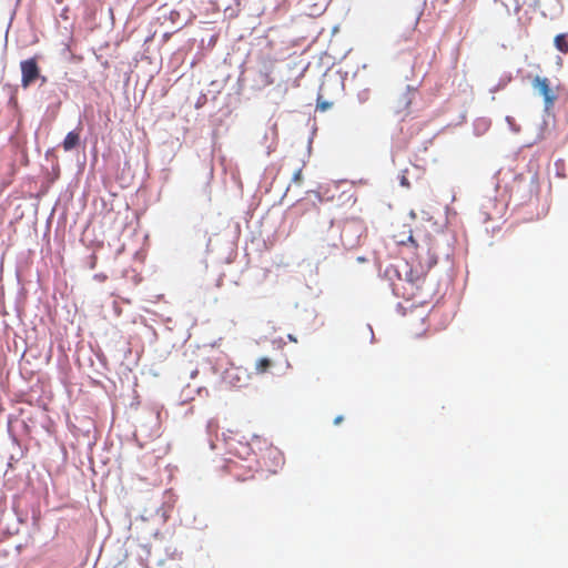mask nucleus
Masks as SVG:
<instances>
[{
	"label": "nucleus",
	"mask_w": 568,
	"mask_h": 568,
	"mask_svg": "<svg viewBox=\"0 0 568 568\" xmlns=\"http://www.w3.org/2000/svg\"><path fill=\"white\" fill-rule=\"evenodd\" d=\"M412 104V95L408 91L400 93L394 104V111L398 115H406Z\"/></svg>",
	"instance_id": "obj_4"
},
{
	"label": "nucleus",
	"mask_w": 568,
	"mask_h": 568,
	"mask_svg": "<svg viewBox=\"0 0 568 568\" xmlns=\"http://www.w3.org/2000/svg\"><path fill=\"white\" fill-rule=\"evenodd\" d=\"M397 243L398 244H405V241L404 240H397Z\"/></svg>",
	"instance_id": "obj_12"
},
{
	"label": "nucleus",
	"mask_w": 568,
	"mask_h": 568,
	"mask_svg": "<svg viewBox=\"0 0 568 568\" xmlns=\"http://www.w3.org/2000/svg\"><path fill=\"white\" fill-rule=\"evenodd\" d=\"M554 44L558 51L564 54L568 53V33L557 34L554 39Z\"/></svg>",
	"instance_id": "obj_6"
},
{
	"label": "nucleus",
	"mask_w": 568,
	"mask_h": 568,
	"mask_svg": "<svg viewBox=\"0 0 568 568\" xmlns=\"http://www.w3.org/2000/svg\"><path fill=\"white\" fill-rule=\"evenodd\" d=\"M402 184L405 186H409V183L405 176L402 179Z\"/></svg>",
	"instance_id": "obj_11"
},
{
	"label": "nucleus",
	"mask_w": 568,
	"mask_h": 568,
	"mask_svg": "<svg viewBox=\"0 0 568 568\" xmlns=\"http://www.w3.org/2000/svg\"><path fill=\"white\" fill-rule=\"evenodd\" d=\"M327 106H328V104H323V105H322V109H323V110H326V108H327Z\"/></svg>",
	"instance_id": "obj_13"
},
{
	"label": "nucleus",
	"mask_w": 568,
	"mask_h": 568,
	"mask_svg": "<svg viewBox=\"0 0 568 568\" xmlns=\"http://www.w3.org/2000/svg\"><path fill=\"white\" fill-rule=\"evenodd\" d=\"M21 68V85L28 88L40 77V69L36 58L23 60L20 63Z\"/></svg>",
	"instance_id": "obj_2"
},
{
	"label": "nucleus",
	"mask_w": 568,
	"mask_h": 568,
	"mask_svg": "<svg viewBox=\"0 0 568 568\" xmlns=\"http://www.w3.org/2000/svg\"><path fill=\"white\" fill-rule=\"evenodd\" d=\"M342 422H343V416H341V415L335 417V419H334L335 425H339Z\"/></svg>",
	"instance_id": "obj_9"
},
{
	"label": "nucleus",
	"mask_w": 568,
	"mask_h": 568,
	"mask_svg": "<svg viewBox=\"0 0 568 568\" xmlns=\"http://www.w3.org/2000/svg\"><path fill=\"white\" fill-rule=\"evenodd\" d=\"M79 142H80L79 132L71 131L64 138L62 145H63L64 151H71L72 149L78 146Z\"/></svg>",
	"instance_id": "obj_5"
},
{
	"label": "nucleus",
	"mask_w": 568,
	"mask_h": 568,
	"mask_svg": "<svg viewBox=\"0 0 568 568\" xmlns=\"http://www.w3.org/2000/svg\"><path fill=\"white\" fill-rule=\"evenodd\" d=\"M272 366V361L267 357H262L256 361L255 363V372L257 374H264L266 373Z\"/></svg>",
	"instance_id": "obj_7"
},
{
	"label": "nucleus",
	"mask_w": 568,
	"mask_h": 568,
	"mask_svg": "<svg viewBox=\"0 0 568 568\" xmlns=\"http://www.w3.org/2000/svg\"><path fill=\"white\" fill-rule=\"evenodd\" d=\"M304 163L302 162L301 165H297L294 169L292 182L296 185H301L303 181L302 171H303Z\"/></svg>",
	"instance_id": "obj_8"
},
{
	"label": "nucleus",
	"mask_w": 568,
	"mask_h": 568,
	"mask_svg": "<svg viewBox=\"0 0 568 568\" xmlns=\"http://www.w3.org/2000/svg\"><path fill=\"white\" fill-rule=\"evenodd\" d=\"M365 94H366V95H368V94H367V92H366ZM365 100H368V97H365V98L363 99V101H365Z\"/></svg>",
	"instance_id": "obj_14"
},
{
	"label": "nucleus",
	"mask_w": 568,
	"mask_h": 568,
	"mask_svg": "<svg viewBox=\"0 0 568 568\" xmlns=\"http://www.w3.org/2000/svg\"><path fill=\"white\" fill-rule=\"evenodd\" d=\"M408 242L415 245L417 252L415 257L409 262V270L405 274L407 287L405 291L409 295L408 298L414 300L417 304H425L429 294L424 292L426 275L428 271L437 263V255L432 252L428 245H417L409 232Z\"/></svg>",
	"instance_id": "obj_1"
},
{
	"label": "nucleus",
	"mask_w": 568,
	"mask_h": 568,
	"mask_svg": "<svg viewBox=\"0 0 568 568\" xmlns=\"http://www.w3.org/2000/svg\"><path fill=\"white\" fill-rule=\"evenodd\" d=\"M230 467H231L232 471H235V469L237 468V463L236 462H231Z\"/></svg>",
	"instance_id": "obj_10"
},
{
	"label": "nucleus",
	"mask_w": 568,
	"mask_h": 568,
	"mask_svg": "<svg viewBox=\"0 0 568 568\" xmlns=\"http://www.w3.org/2000/svg\"><path fill=\"white\" fill-rule=\"evenodd\" d=\"M532 87L538 90L539 94L542 95L545 102V109L549 110L554 106L557 95L550 88L548 78L535 77L532 80Z\"/></svg>",
	"instance_id": "obj_3"
}]
</instances>
